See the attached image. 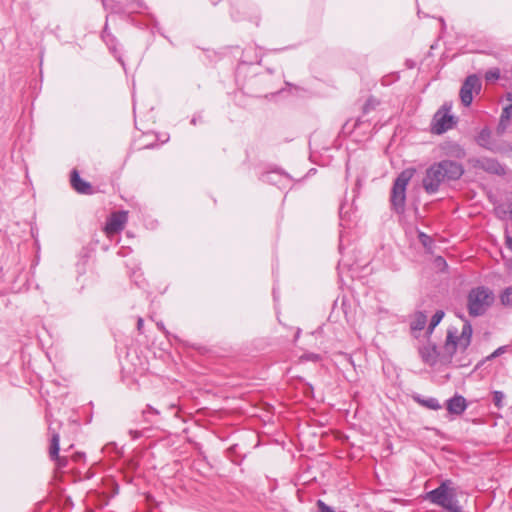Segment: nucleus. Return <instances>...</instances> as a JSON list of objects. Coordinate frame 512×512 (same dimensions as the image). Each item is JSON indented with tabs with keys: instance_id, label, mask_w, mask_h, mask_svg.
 Masks as SVG:
<instances>
[{
	"instance_id": "nucleus-1",
	"label": "nucleus",
	"mask_w": 512,
	"mask_h": 512,
	"mask_svg": "<svg viewBox=\"0 0 512 512\" xmlns=\"http://www.w3.org/2000/svg\"><path fill=\"white\" fill-rule=\"evenodd\" d=\"M463 167L456 161L442 160L430 165L422 179V186L427 194H435L442 184L458 180L463 175Z\"/></svg>"
},
{
	"instance_id": "nucleus-2",
	"label": "nucleus",
	"mask_w": 512,
	"mask_h": 512,
	"mask_svg": "<svg viewBox=\"0 0 512 512\" xmlns=\"http://www.w3.org/2000/svg\"><path fill=\"white\" fill-rule=\"evenodd\" d=\"M427 499L447 512H461V506L457 500V493L451 480L442 481L441 484L427 493Z\"/></svg>"
},
{
	"instance_id": "nucleus-3",
	"label": "nucleus",
	"mask_w": 512,
	"mask_h": 512,
	"mask_svg": "<svg viewBox=\"0 0 512 512\" xmlns=\"http://www.w3.org/2000/svg\"><path fill=\"white\" fill-rule=\"evenodd\" d=\"M415 172V168H406L399 173L393 182L390 193V205L397 214H403L405 211L406 189Z\"/></svg>"
},
{
	"instance_id": "nucleus-4",
	"label": "nucleus",
	"mask_w": 512,
	"mask_h": 512,
	"mask_svg": "<svg viewBox=\"0 0 512 512\" xmlns=\"http://www.w3.org/2000/svg\"><path fill=\"white\" fill-rule=\"evenodd\" d=\"M415 172V168H406L399 173L393 182L390 193V205L397 214H403L405 211L406 189Z\"/></svg>"
},
{
	"instance_id": "nucleus-5",
	"label": "nucleus",
	"mask_w": 512,
	"mask_h": 512,
	"mask_svg": "<svg viewBox=\"0 0 512 512\" xmlns=\"http://www.w3.org/2000/svg\"><path fill=\"white\" fill-rule=\"evenodd\" d=\"M457 316L462 319L464 323L460 334L458 329L455 327H450L447 330L444 349L450 356H452L458 349L465 350L470 345L472 337L471 324L467 320H464L463 315L457 314Z\"/></svg>"
},
{
	"instance_id": "nucleus-6",
	"label": "nucleus",
	"mask_w": 512,
	"mask_h": 512,
	"mask_svg": "<svg viewBox=\"0 0 512 512\" xmlns=\"http://www.w3.org/2000/svg\"><path fill=\"white\" fill-rule=\"evenodd\" d=\"M452 101H445L433 115L430 131L435 135H442L458 124V117L452 113Z\"/></svg>"
},
{
	"instance_id": "nucleus-7",
	"label": "nucleus",
	"mask_w": 512,
	"mask_h": 512,
	"mask_svg": "<svg viewBox=\"0 0 512 512\" xmlns=\"http://www.w3.org/2000/svg\"><path fill=\"white\" fill-rule=\"evenodd\" d=\"M480 91V78L477 74L469 75L463 82L459 96L463 106L469 107L473 101V92Z\"/></svg>"
},
{
	"instance_id": "nucleus-8",
	"label": "nucleus",
	"mask_w": 512,
	"mask_h": 512,
	"mask_svg": "<svg viewBox=\"0 0 512 512\" xmlns=\"http://www.w3.org/2000/svg\"><path fill=\"white\" fill-rule=\"evenodd\" d=\"M482 147L494 153H505L507 151H512L511 144L493 138L491 136V131L486 127L482 128Z\"/></svg>"
},
{
	"instance_id": "nucleus-9",
	"label": "nucleus",
	"mask_w": 512,
	"mask_h": 512,
	"mask_svg": "<svg viewBox=\"0 0 512 512\" xmlns=\"http://www.w3.org/2000/svg\"><path fill=\"white\" fill-rule=\"evenodd\" d=\"M128 220L126 211H117L110 215L105 225V232L108 236H112L124 229Z\"/></svg>"
},
{
	"instance_id": "nucleus-10",
	"label": "nucleus",
	"mask_w": 512,
	"mask_h": 512,
	"mask_svg": "<svg viewBox=\"0 0 512 512\" xmlns=\"http://www.w3.org/2000/svg\"><path fill=\"white\" fill-rule=\"evenodd\" d=\"M71 185L75 191H77L80 194H92L93 189L89 182L84 181L81 179L79 173L77 170H73L71 172Z\"/></svg>"
},
{
	"instance_id": "nucleus-11",
	"label": "nucleus",
	"mask_w": 512,
	"mask_h": 512,
	"mask_svg": "<svg viewBox=\"0 0 512 512\" xmlns=\"http://www.w3.org/2000/svg\"><path fill=\"white\" fill-rule=\"evenodd\" d=\"M466 406V399L461 395H455L446 402L447 411L453 415H461Z\"/></svg>"
},
{
	"instance_id": "nucleus-12",
	"label": "nucleus",
	"mask_w": 512,
	"mask_h": 512,
	"mask_svg": "<svg viewBox=\"0 0 512 512\" xmlns=\"http://www.w3.org/2000/svg\"><path fill=\"white\" fill-rule=\"evenodd\" d=\"M419 354L426 364L433 366L437 363L438 352L436 345L428 343L427 345L421 346L419 348Z\"/></svg>"
},
{
	"instance_id": "nucleus-13",
	"label": "nucleus",
	"mask_w": 512,
	"mask_h": 512,
	"mask_svg": "<svg viewBox=\"0 0 512 512\" xmlns=\"http://www.w3.org/2000/svg\"><path fill=\"white\" fill-rule=\"evenodd\" d=\"M482 170L498 176L506 174V166L493 158H482Z\"/></svg>"
},
{
	"instance_id": "nucleus-14",
	"label": "nucleus",
	"mask_w": 512,
	"mask_h": 512,
	"mask_svg": "<svg viewBox=\"0 0 512 512\" xmlns=\"http://www.w3.org/2000/svg\"><path fill=\"white\" fill-rule=\"evenodd\" d=\"M467 307L471 316L480 315V287H475L470 291Z\"/></svg>"
},
{
	"instance_id": "nucleus-15",
	"label": "nucleus",
	"mask_w": 512,
	"mask_h": 512,
	"mask_svg": "<svg viewBox=\"0 0 512 512\" xmlns=\"http://www.w3.org/2000/svg\"><path fill=\"white\" fill-rule=\"evenodd\" d=\"M261 180L265 183H270L273 185H282L283 182L288 181V175L275 170L264 173L261 177Z\"/></svg>"
},
{
	"instance_id": "nucleus-16",
	"label": "nucleus",
	"mask_w": 512,
	"mask_h": 512,
	"mask_svg": "<svg viewBox=\"0 0 512 512\" xmlns=\"http://www.w3.org/2000/svg\"><path fill=\"white\" fill-rule=\"evenodd\" d=\"M101 37H102L103 41L106 43V45L108 46V48L110 49V51L116 56V52H117V50H116L117 39L109 31L107 23L105 24V27H104V29L102 31Z\"/></svg>"
},
{
	"instance_id": "nucleus-17",
	"label": "nucleus",
	"mask_w": 512,
	"mask_h": 512,
	"mask_svg": "<svg viewBox=\"0 0 512 512\" xmlns=\"http://www.w3.org/2000/svg\"><path fill=\"white\" fill-rule=\"evenodd\" d=\"M415 400L422 406L431 409V410H440L442 408L438 399L434 397L421 398L420 396L415 397Z\"/></svg>"
},
{
	"instance_id": "nucleus-18",
	"label": "nucleus",
	"mask_w": 512,
	"mask_h": 512,
	"mask_svg": "<svg viewBox=\"0 0 512 512\" xmlns=\"http://www.w3.org/2000/svg\"><path fill=\"white\" fill-rule=\"evenodd\" d=\"M427 323V316L423 312L415 314L414 319L411 322L412 331H421L424 329Z\"/></svg>"
},
{
	"instance_id": "nucleus-19",
	"label": "nucleus",
	"mask_w": 512,
	"mask_h": 512,
	"mask_svg": "<svg viewBox=\"0 0 512 512\" xmlns=\"http://www.w3.org/2000/svg\"><path fill=\"white\" fill-rule=\"evenodd\" d=\"M59 441H60L59 434L53 433L52 437H51V443H50V449H49L50 457L53 460L59 458V450H60Z\"/></svg>"
},
{
	"instance_id": "nucleus-20",
	"label": "nucleus",
	"mask_w": 512,
	"mask_h": 512,
	"mask_svg": "<svg viewBox=\"0 0 512 512\" xmlns=\"http://www.w3.org/2000/svg\"><path fill=\"white\" fill-rule=\"evenodd\" d=\"M160 412L152 407L151 405H147L146 408L142 411L143 421L148 424L154 423V417L159 416Z\"/></svg>"
},
{
	"instance_id": "nucleus-21",
	"label": "nucleus",
	"mask_w": 512,
	"mask_h": 512,
	"mask_svg": "<svg viewBox=\"0 0 512 512\" xmlns=\"http://www.w3.org/2000/svg\"><path fill=\"white\" fill-rule=\"evenodd\" d=\"M511 118L508 116L500 115L499 122L497 124L495 133L497 137L503 136L508 127L510 126Z\"/></svg>"
},
{
	"instance_id": "nucleus-22",
	"label": "nucleus",
	"mask_w": 512,
	"mask_h": 512,
	"mask_svg": "<svg viewBox=\"0 0 512 512\" xmlns=\"http://www.w3.org/2000/svg\"><path fill=\"white\" fill-rule=\"evenodd\" d=\"M484 79L487 84H494L501 79V72L499 68H491L484 74Z\"/></svg>"
},
{
	"instance_id": "nucleus-23",
	"label": "nucleus",
	"mask_w": 512,
	"mask_h": 512,
	"mask_svg": "<svg viewBox=\"0 0 512 512\" xmlns=\"http://www.w3.org/2000/svg\"><path fill=\"white\" fill-rule=\"evenodd\" d=\"M443 317H444V311L438 310L435 312V314L432 316L430 324L428 326V333H432L434 328L441 322Z\"/></svg>"
},
{
	"instance_id": "nucleus-24",
	"label": "nucleus",
	"mask_w": 512,
	"mask_h": 512,
	"mask_svg": "<svg viewBox=\"0 0 512 512\" xmlns=\"http://www.w3.org/2000/svg\"><path fill=\"white\" fill-rule=\"evenodd\" d=\"M500 299H501V303L504 305V306H509V307H512V287H508L506 288L501 296H500Z\"/></svg>"
},
{
	"instance_id": "nucleus-25",
	"label": "nucleus",
	"mask_w": 512,
	"mask_h": 512,
	"mask_svg": "<svg viewBox=\"0 0 512 512\" xmlns=\"http://www.w3.org/2000/svg\"><path fill=\"white\" fill-rule=\"evenodd\" d=\"M494 301L492 292L482 287V308L490 305Z\"/></svg>"
},
{
	"instance_id": "nucleus-26",
	"label": "nucleus",
	"mask_w": 512,
	"mask_h": 512,
	"mask_svg": "<svg viewBox=\"0 0 512 512\" xmlns=\"http://www.w3.org/2000/svg\"><path fill=\"white\" fill-rule=\"evenodd\" d=\"M504 398H505V395L503 392H501V391L493 392L492 402L496 408L501 409L503 407Z\"/></svg>"
},
{
	"instance_id": "nucleus-27",
	"label": "nucleus",
	"mask_w": 512,
	"mask_h": 512,
	"mask_svg": "<svg viewBox=\"0 0 512 512\" xmlns=\"http://www.w3.org/2000/svg\"><path fill=\"white\" fill-rule=\"evenodd\" d=\"M506 101L508 103L503 107L501 114L512 118V93H507Z\"/></svg>"
},
{
	"instance_id": "nucleus-28",
	"label": "nucleus",
	"mask_w": 512,
	"mask_h": 512,
	"mask_svg": "<svg viewBox=\"0 0 512 512\" xmlns=\"http://www.w3.org/2000/svg\"><path fill=\"white\" fill-rule=\"evenodd\" d=\"M101 1H102V4H103L104 8L106 10H110V12H112V13H122V12H124L121 7H118L116 5L111 4L109 0H101Z\"/></svg>"
},
{
	"instance_id": "nucleus-29",
	"label": "nucleus",
	"mask_w": 512,
	"mask_h": 512,
	"mask_svg": "<svg viewBox=\"0 0 512 512\" xmlns=\"http://www.w3.org/2000/svg\"><path fill=\"white\" fill-rule=\"evenodd\" d=\"M507 349V346H501L499 348H497L494 352H492L490 355H488L485 360H482V365L484 364L485 361L487 360H491L495 357H498L500 356L501 354H503Z\"/></svg>"
},
{
	"instance_id": "nucleus-30",
	"label": "nucleus",
	"mask_w": 512,
	"mask_h": 512,
	"mask_svg": "<svg viewBox=\"0 0 512 512\" xmlns=\"http://www.w3.org/2000/svg\"><path fill=\"white\" fill-rule=\"evenodd\" d=\"M495 214L500 219H504L507 215L509 216V205L507 206V208H504L502 206L496 207Z\"/></svg>"
},
{
	"instance_id": "nucleus-31",
	"label": "nucleus",
	"mask_w": 512,
	"mask_h": 512,
	"mask_svg": "<svg viewBox=\"0 0 512 512\" xmlns=\"http://www.w3.org/2000/svg\"><path fill=\"white\" fill-rule=\"evenodd\" d=\"M301 359L305 361L318 362L321 359V356L316 353H305L302 355Z\"/></svg>"
},
{
	"instance_id": "nucleus-32",
	"label": "nucleus",
	"mask_w": 512,
	"mask_h": 512,
	"mask_svg": "<svg viewBox=\"0 0 512 512\" xmlns=\"http://www.w3.org/2000/svg\"><path fill=\"white\" fill-rule=\"evenodd\" d=\"M317 507H318L319 512H335L332 507L328 506L322 500L317 501Z\"/></svg>"
},
{
	"instance_id": "nucleus-33",
	"label": "nucleus",
	"mask_w": 512,
	"mask_h": 512,
	"mask_svg": "<svg viewBox=\"0 0 512 512\" xmlns=\"http://www.w3.org/2000/svg\"><path fill=\"white\" fill-rule=\"evenodd\" d=\"M128 434L130 435L132 440H137V439H139L140 437L143 436V431L142 430H137V429H130L128 431Z\"/></svg>"
},
{
	"instance_id": "nucleus-34",
	"label": "nucleus",
	"mask_w": 512,
	"mask_h": 512,
	"mask_svg": "<svg viewBox=\"0 0 512 512\" xmlns=\"http://www.w3.org/2000/svg\"><path fill=\"white\" fill-rule=\"evenodd\" d=\"M505 244L506 247L512 252V236L509 234L508 231L505 233Z\"/></svg>"
},
{
	"instance_id": "nucleus-35",
	"label": "nucleus",
	"mask_w": 512,
	"mask_h": 512,
	"mask_svg": "<svg viewBox=\"0 0 512 512\" xmlns=\"http://www.w3.org/2000/svg\"><path fill=\"white\" fill-rule=\"evenodd\" d=\"M157 327L159 330H161L162 332H164L165 334H168L167 330L165 329V326L162 322H158L157 323Z\"/></svg>"
},
{
	"instance_id": "nucleus-36",
	"label": "nucleus",
	"mask_w": 512,
	"mask_h": 512,
	"mask_svg": "<svg viewBox=\"0 0 512 512\" xmlns=\"http://www.w3.org/2000/svg\"><path fill=\"white\" fill-rule=\"evenodd\" d=\"M142 327H143V319L142 318H138L137 329H138L139 332H141Z\"/></svg>"
},
{
	"instance_id": "nucleus-37",
	"label": "nucleus",
	"mask_w": 512,
	"mask_h": 512,
	"mask_svg": "<svg viewBox=\"0 0 512 512\" xmlns=\"http://www.w3.org/2000/svg\"><path fill=\"white\" fill-rule=\"evenodd\" d=\"M420 237H421V238H424V240H422V242H423V244H424V245H426V240H428V239H429V238H428V236H426L425 234L421 233V234H420Z\"/></svg>"
},
{
	"instance_id": "nucleus-38",
	"label": "nucleus",
	"mask_w": 512,
	"mask_h": 512,
	"mask_svg": "<svg viewBox=\"0 0 512 512\" xmlns=\"http://www.w3.org/2000/svg\"><path fill=\"white\" fill-rule=\"evenodd\" d=\"M135 3H136V8H141L143 6L142 1H140V0H135Z\"/></svg>"
},
{
	"instance_id": "nucleus-39",
	"label": "nucleus",
	"mask_w": 512,
	"mask_h": 512,
	"mask_svg": "<svg viewBox=\"0 0 512 512\" xmlns=\"http://www.w3.org/2000/svg\"><path fill=\"white\" fill-rule=\"evenodd\" d=\"M370 103H371V100H369V101L366 103V105H365V107H364V111H365V112L368 110V107H369Z\"/></svg>"
},
{
	"instance_id": "nucleus-40",
	"label": "nucleus",
	"mask_w": 512,
	"mask_h": 512,
	"mask_svg": "<svg viewBox=\"0 0 512 512\" xmlns=\"http://www.w3.org/2000/svg\"><path fill=\"white\" fill-rule=\"evenodd\" d=\"M196 121H197V118H196V117H193V118H192V120H191V123H192L193 125H195V124H196Z\"/></svg>"
},
{
	"instance_id": "nucleus-41",
	"label": "nucleus",
	"mask_w": 512,
	"mask_h": 512,
	"mask_svg": "<svg viewBox=\"0 0 512 512\" xmlns=\"http://www.w3.org/2000/svg\"><path fill=\"white\" fill-rule=\"evenodd\" d=\"M437 260H438V261H441V262H445V261H444V259H443L442 257H439Z\"/></svg>"
},
{
	"instance_id": "nucleus-42",
	"label": "nucleus",
	"mask_w": 512,
	"mask_h": 512,
	"mask_svg": "<svg viewBox=\"0 0 512 512\" xmlns=\"http://www.w3.org/2000/svg\"><path fill=\"white\" fill-rule=\"evenodd\" d=\"M117 59H118L119 62H121L123 64L120 56H117Z\"/></svg>"
},
{
	"instance_id": "nucleus-43",
	"label": "nucleus",
	"mask_w": 512,
	"mask_h": 512,
	"mask_svg": "<svg viewBox=\"0 0 512 512\" xmlns=\"http://www.w3.org/2000/svg\"><path fill=\"white\" fill-rule=\"evenodd\" d=\"M273 295H274V298H276V291H275V289L273 290Z\"/></svg>"
}]
</instances>
